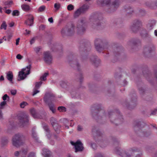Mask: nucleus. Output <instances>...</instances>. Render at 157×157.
<instances>
[{"mask_svg": "<svg viewBox=\"0 0 157 157\" xmlns=\"http://www.w3.org/2000/svg\"><path fill=\"white\" fill-rule=\"evenodd\" d=\"M97 2L99 5L106 6L113 9L117 8L119 5L118 0H98Z\"/></svg>", "mask_w": 157, "mask_h": 157, "instance_id": "f257e3e1", "label": "nucleus"}, {"mask_svg": "<svg viewBox=\"0 0 157 157\" xmlns=\"http://www.w3.org/2000/svg\"><path fill=\"white\" fill-rule=\"evenodd\" d=\"M24 137L22 134L18 133L15 134L12 140V144L13 146L18 147L23 144V140Z\"/></svg>", "mask_w": 157, "mask_h": 157, "instance_id": "f03ea898", "label": "nucleus"}, {"mask_svg": "<svg viewBox=\"0 0 157 157\" xmlns=\"http://www.w3.org/2000/svg\"><path fill=\"white\" fill-rule=\"evenodd\" d=\"M31 65H29L25 68H23L21 71L19 72L18 80H23L26 77L27 75L30 74Z\"/></svg>", "mask_w": 157, "mask_h": 157, "instance_id": "7ed1b4c3", "label": "nucleus"}, {"mask_svg": "<svg viewBox=\"0 0 157 157\" xmlns=\"http://www.w3.org/2000/svg\"><path fill=\"white\" fill-rule=\"evenodd\" d=\"M84 21L82 19L78 21L77 27L76 30L78 34H81L85 30Z\"/></svg>", "mask_w": 157, "mask_h": 157, "instance_id": "20e7f679", "label": "nucleus"}, {"mask_svg": "<svg viewBox=\"0 0 157 157\" xmlns=\"http://www.w3.org/2000/svg\"><path fill=\"white\" fill-rule=\"evenodd\" d=\"M71 143L72 145L74 146L75 152L82 151L83 149V144L79 140H78L75 142L71 141Z\"/></svg>", "mask_w": 157, "mask_h": 157, "instance_id": "39448f33", "label": "nucleus"}, {"mask_svg": "<svg viewBox=\"0 0 157 157\" xmlns=\"http://www.w3.org/2000/svg\"><path fill=\"white\" fill-rule=\"evenodd\" d=\"M20 120V125L24 126L25 124L29 121V117L28 115L26 114H22L21 116L18 117Z\"/></svg>", "mask_w": 157, "mask_h": 157, "instance_id": "423d86ee", "label": "nucleus"}, {"mask_svg": "<svg viewBox=\"0 0 157 157\" xmlns=\"http://www.w3.org/2000/svg\"><path fill=\"white\" fill-rule=\"evenodd\" d=\"M26 20L25 21V23L29 26H31L33 24L34 17L31 14H28L25 15Z\"/></svg>", "mask_w": 157, "mask_h": 157, "instance_id": "0eeeda50", "label": "nucleus"}, {"mask_svg": "<svg viewBox=\"0 0 157 157\" xmlns=\"http://www.w3.org/2000/svg\"><path fill=\"white\" fill-rule=\"evenodd\" d=\"M44 60L45 62L48 64H50L52 60V57L50 52H46L44 53Z\"/></svg>", "mask_w": 157, "mask_h": 157, "instance_id": "6e6552de", "label": "nucleus"}, {"mask_svg": "<svg viewBox=\"0 0 157 157\" xmlns=\"http://www.w3.org/2000/svg\"><path fill=\"white\" fill-rule=\"evenodd\" d=\"M101 40L100 39H96L95 41V46L96 49L98 52H100L103 48L100 46Z\"/></svg>", "mask_w": 157, "mask_h": 157, "instance_id": "1a4fd4ad", "label": "nucleus"}, {"mask_svg": "<svg viewBox=\"0 0 157 157\" xmlns=\"http://www.w3.org/2000/svg\"><path fill=\"white\" fill-rule=\"evenodd\" d=\"M28 151L27 149H22L21 151H16L14 153V155L16 157H18L20 154L22 155H25L26 154Z\"/></svg>", "mask_w": 157, "mask_h": 157, "instance_id": "9d476101", "label": "nucleus"}, {"mask_svg": "<svg viewBox=\"0 0 157 157\" xmlns=\"http://www.w3.org/2000/svg\"><path fill=\"white\" fill-rule=\"evenodd\" d=\"M51 153L48 149L44 148L43 149L42 155L44 157H51Z\"/></svg>", "mask_w": 157, "mask_h": 157, "instance_id": "9b49d317", "label": "nucleus"}, {"mask_svg": "<svg viewBox=\"0 0 157 157\" xmlns=\"http://www.w3.org/2000/svg\"><path fill=\"white\" fill-rule=\"evenodd\" d=\"M42 126L43 128L46 132V135L48 138L50 136V135L49 134V130L48 129L47 125L45 124H42Z\"/></svg>", "mask_w": 157, "mask_h": 157, "instance_id": "f8f14e48", "label": "nucleus"}, {"mask_svg": "<svg viewBox=\"0 0 157 157\" xmlns=\"http://www.w3.org/2000/svg\"><path fill=\"white\" fill-rule=\"evenodd\" d=\"M13 74L11 71H10L8 72L6 74V77L8 80L12 82L13 78Z\"/></svg>", "mask_w": 157, "mask_h": 157, "instance_id": "ddd939ff", "label": "nucleus"}, {"mask_svg": "<svg viewBox=\"0 0 157 157\" xmlns=\"http://www.w3.org/2000/svg\"><path fill=\"white\" fill-rule=\"evenodd\" d=\"M89 6L88 4H86L83 5L82 7L80 8L82 12L83 13L86 11L89 8Z\"/></svg>", "mask_w": 157, "mask_h": 157, "instance_id": "4468645a", "label": "nucleus"}, {"mask_svg": "<svg viewBox=\"0 0 157 157\" xmlns=\"http://www.w3.org/2000/svg\"><path fill=\"white\" fill-rule=\"evenodd\" d=\"M13 3L12 1H9L5 2L4 3V5L6 6L4 8L6 9L7 8H9L12 5Z\"/></svg>", "mask_w": 157, "mask_h": 157, "instance_id": "2eb2a0df", "label": "nucleus"}, {"mask_svg": "<svg viewBox=\"0 0 157 157\" xmlns=\"http://www.w3.org/2000/svg\"><path fill=\"white\" fill-rule=\"evenodd\" d=\"M50 121L52 126L54 127V128L55 129L56 131L57 132V131H56V128L54 126H57V124L56 123V121L55 119L53 117L51 118V119Z\"/></svg>", "mask_w": 157, "mask_h": 157, "instance_id": "dca6fc26", "label": "nucleus"}, {"mask_svg": "<svg viewBox=\"0 0 157 157\" xmlns=\"http://www.w3.org/2000/svg\"><path fill=\"white\" fill-rule=\"evenodd\" d=\"M155 21L154 20L152 21L151 22L149 23L147 25V27L148 29L150 30L152 29L153 26L155 25Z\"/></svg>", "mask_w": 157, "mask_h": 157, "instance_id": "f3484780", "label": "nucleus"}, {"mask_svg": "<svg viewBox=\"0 0 157 157\" xmlns=\"http://www.w3.org/2000/svg\"><path fill=\"white\" fill-rule=\"evenodd\" d=\"M22 9L25 11H29L30 9V6L27 5L23 4L21 6Z\"/></svg>", "mask_w": 157, "mask_h": 157, "instance_id": "a211bd4d", "label": "nucleus"}, {"mask_svg": "<svg viewBox=\"0 0 157 157\" xmlns=\"http://www.w3.org/2000/svg\"><path fill=\"white\" fill-rule=\"evenodd\" d=\"M80 8L77 10L75 12L74 16L75 17H78L82 13H83L82 12Z\"/></svg>", "mask_w": 157, "mask_h": 157, "instance_id": "6ab92c4d", "label": "nucleus"}, {"mask_svg": "<svg viewBox=\"0 0 157 157\" xmlns=\"http://www.w3.org/2000/svg\"><path fill=\"white\" fill-rule=\"evenodd\" d=\"M141 25V23L139 20L137 21L136 22H135L133 26V29L134 28H138Z\"/></svg>", "mask_w": 157, "mask_h": 157, "instance_id": "aec40b11", "label": "nucleus"}, {"mask_svg": "<svg viewBox=\"0 0 157 157\" xmlns=\"http://www.w3.org/2000/svg\"><path fill=\"white\" fill-rule=\"evenodd\" d=\"M30 112L33 117L34 118H37V114L36 113L35 109L34 108L30 109Z\"/></svg>", "mask_w": 157, "mask_h": 157, "instance_id": "412c9836", "label": "nucleus"}, {"mask_svg": "<svg viewBox=\"0 0 157 157\" xmlns=\"http://www.w3.org/2000/svg\"><path fill=\"white\" fill-rule=\"evenodd\" d=\"M74 31V26L72 25L71 28L68 29L67 32L68 35H71L72 33Z\"/></svg>", "mask_w": 157, "mask_h": 157, "instance_id": "4be33fe9", "label": "nucleus"}, {"mask_svg": "<svg viewBox=\"0 0 157 157\" xmlns=\"http://www.w3.org/2000/svg\"><path fill=\"white\" fill-rule=\"evenodd\" d=\"M50 95V94H48L47 95L45 96L44 98V101L47 102L48 101V100H51L52 99V97H54V95H51V96H49V95Z\"/></svg>", "mask_w": 157, "mask_h": 157, "instance_id": "5701e85b", "label": "nucleus"}, {"mask_svg": "<svg viewBox=\"0 0 157 157\" xmlns=\"http://www.w3.org/2000/svg\"><path fill=\"white\" fill-rule=\"evenodd\" d=\"M32 135L33 138L36 140H37L38 138L37 136L36 133L34 128H33L32 131Z\"/></svg>", "mask_w": 157, "mask_h": 157, "instance_id": "b1692460", "label": "nucleus"}, {"mask_svg": "<svg viewBox=\"0 0 157 157\" xmlns=\"http://www.w3.org/2000/svg\"><path fill=\"white\" fill-rule=\"evenodd\" d=\"M1 143L2 146H5L8 143V140L6 138H3L2 139Z\"/></svg>", "mask_w": 157, "mask_h": 157, "instance_id": "393cba45", "label": "nucleus"}, {"mask_svg": "<svg viewBox=\"0 0 157 157\" xmlns=\"http://www.w3.org/2000/svg\"><path fill=\"white\" fill-rule=\"evenodd\" d=\"M48 75V72L45 73L40 78V79L41 81H45L46 79V77Z\"/></svg>", "mask_w": 157, "mask_h": 157, "instance_id": "a878e982", "label": "nucleus"}, {"mask_svg": "<svg viewBox=\"0 0 157 157\" xmlns=\"http://www.w3.org/2000/svg\"><path fill=\"white\" fill-rule=\"evenodd\" d=\"M48 105L50 110L53 113H54L55 112L56 109L54 107V105L51 104H49Z\"/></svg>", "mask_w": 157, "mask_h": 157, "instance_id": "bb28decb", "label": "nucleus"}, {"mask_svg": "<svg viewBox=\"0 0 157 157\" xmlns=\"http://www.w3.org/2000/svg\"><path fill=\"white\" fill-rule=\"evenodd\" d=\"M12 33H10L8 34L7 36V39L6 38V36H4L3 37V39H4V40L6 41L7 40L9 41L12 37Z\"/></svg>", "mask_w": 157, "mask_h": 157, "instance_id": "cd10ccee", "label": "nucleus"}, {"mask_svg": "<svg viewBox=\"0 0 157 157\" xmlns=\"http://www.w3.org/2000/svg\"><path fill=\"white\" fill-rule=\"evenodd\" d=\"M42 82L41 81L36 82L35 83V88L38 89L41 85Z\"/></svg>", "mask_w": 157, "mask_h": 157, "instance_id": "c85d7f7f", "label": "nucleus"}, {"mask_svg": "<svg viewBox=\"0 0 157 157\" xmlns=\"http://www.w3.org/2000/svg\"><path fill=\"white\" fill-rule=\"evenodd\" d=\"M126 11L128 13H130L133 11V9L130 6H128L127 8H125Z\"/></svg>", "mask_w": 157, "mask_h": 157, "instance_id": "c756f323", "label": "nucleus"}, {"mask_svg": "<svg viewBox=\"0 0 157 157\" xmlns=\"http://www.w3.org/2000/svg\"><path fill=\"white\" fill-rule=\"evenodd\" d=\"M60 4L59 3H56L54 4V7L56 10H58L60 7Z\"/></svg>", "mask_w": 157, "mask_h": 157, "instance_id": "7c9ffc66", "label": "nucleus"}, {"mask_svg": "<svg viewBox=\"0 0 157 157\" xmlns=\"http://www.w3.org/2000/svg\"><path fill=\"white\" fill-rule=\"evenodd\" d=\"M58 109L60 112H64L66 111V108L63 106H60L58 107Z\"/></svg>", "mask_w": 157, "mask_h": 157, "instance_id": "2f4dec72", "label": "nucleus"}, {"mask_svg": "<svg viewBox=\"0 0 157 157\" xmlns=\"http://www.w3.org/2000/svg\"><path fill=\"white\" fill-rule=\"evenodd\" d=\"M6 104V101H3L1 102L0 104V109H2L4 108Z\"/></svg>", "mask_w": 157, "mask_h": 157, "instance_id": "473e14b6", "label": "nucleus"}, {"mask_svg": "<svg viewBox=\"0 0 157 157\" xmlns=\"http://www.w3.org/2000/svg\"><path fill=\"white\" fill-rule=\"evenodd\" d=\"M12 14L13 16H18L19 14V12L17 10H14L13 11Z\"/></svg>", "mask_w": 157, "mask_h": 157, "instance_id": "72a5a7b5", "label": "nucleus"}, {"mask_svg": "<svg viewBox=\"0 0 157 157\" xmlns=\"http://www.w3.org/2000/svg\"><path fill=\"white\" fill-rule=\"evenodd\" d=\"M7 25L5 22H3L0 28L1 29H4V30H6V29Z\"/></svg>", "mask_w": 157, "mask_h": 157, "instance_id": "f704fd0d", "label": "nucleus"}, {"mask_svg": "<svg viewBox=\"0 0 157 157\" xmlns=\"http://www.w3.org/2000/svg\"><path fill=\"white\" fill-rule=\"evenodd\" d=\"M74 6L72 4H69L67 6V9L69 11H71L74 10Z\"/></svg>", "mask_w": 157, "mask_h": 157, "instance_id": "c9c22d12", "label": "nucleus"}, {"mask_svg": "<svg viewBox=\"0 0 157 157\" xmlns=\"http://www.w3.org/2000/svg\"><path fill=\"white\" fill-rule=\"evenodd\" d=\"M45 8L46 7L44 6H42L39 8L38 11L39 12H43L45 10Z\"/></svg>", "mask_w": 157, "mask_h": 157, "instance_id": "e433bc0d", "label": "nucleus"}, {"mask_svg": "<svg viewBox=\"0 0 157 157\" xmlns=\"http://www.w3.org/2000/svg\"><path fill=\"white\" fill-rule=\"evenodd\" d=\"M39 92L40 91L38 90V89L34 88L33 90V94L32 95L33 96H34Z\"/></svg>", "mask_w": 157, "mask_h": 157, "instance_id": "4c0bfd02", "label": "nucleus"}, {"mask_svg": "<svg viewBox=\"0 0 157 157\" xmlns=\"http://www.w3.org/2000/svg\"><path fill=\"white\" fill-rule=\"evenodd\" d=\"M28 105V104L27 102L23 101L20 104V106L21 108H24L25 106Z\"/></svg>", "mask_w": 157, "mask_h": 157, "instance_id": "58836bf2", "label": "nucleus"}, {"mask_svg": "<svg viewBox=\"0 0 157 157\" xmlns=\"http://www.w3.org/2000/svg\"><path fill=\"white\" fill-rule=\"evenodd\" d=\"M133 152V150L132 149L128 151V152L127 153H126L125 155L126 157H130L131 156V155H129L130 153H132V152Z\"/></svg>", "mask_w": 157, "mask_h": 157, "instance_id": "ea45409f", "label": "nucleus"}, {"mask_svg": "<svg viewBox=\"0 0 157 157\" xmlns=\"http://www.w3.org/2000/svg\"><path fill=\"white\" fill-rule=\"evenodd\" d=\"M41 48L40 47H36L34 48V50L37 53H38L40 50Z\"/></svg>", "mask_w": 157, "mask_h": 157, "instance_id": "a19ab883", "label": "nucleus"}, {"mask_svg": "<svg viewBox=\"0 0 157 157\" xmlns=\"http://www.w3.org/2000/svg\"><path fill=\"white\" fill-rule=\"evenodd\" d=\"M11 94L13 95H15L17 93V90H12L10 91Z\"/></svg>", "mask_w": 157, "mask_h": 157, "instance_id": "79ce46f5", "label": "nucleus"}, {"mask_svg": "<svg viewBox=\"0 0 157 157\" xmlns=\"http://www.w3.org/2000/svg\"><path fill=\"white\" fill-rule=\"evenodd\" d=\"M28 157H35V154L33 152L30 153Z\"/></svg>", "mask_w": 157, "mask_h": 157, "instance_id": "37998d69", "label": "nucleus"}, {"mask_svg": "<svg viewBox=\"0 0 157 157\" xmlns=\"http://www.w3.org/2000/svg\"><path fill=\"white\" fill-rule=\"evenodd\" d=\"M23 57L20 54H18L17 55L16 58L19 59H21L23 58Z\"/></svg>", "mask_w": 157, "mask_h": 157, "instance_id": "c03bdc74", "label": "nucleus"}, {"mask_svg": "<svg viewBox=\"0 0 157 157\" xmlns=\"http://www.w3.org/2000/svg\"><path fill=\"white\" fill-rule=\"evenodd\" d=\"M7 98H9V97L7 94H5L3 96L2 99L4 101H5Z\"/></svg>", "mask_w": 157, "mask_h": 157, "instance_id": "a18cd8bd", "label": "nucleus"}, {"mask_svg": "<svg viewBox=\"0 0 157 157\" xmlns=\"http://www.w3.org/2000/svg\"><path fill=\"white\" fill-rule=\"evenodd\" d=\"M48 20V21L51 23H53V20L52 17L49 18Z\"/></svg>", "mask_w": 157, "mask_h": 157, "instance_id": "49530a36", "label": "nucleus"}, {"mask_svg": "<svg viewBox=\"0 0 157 157\" xmlns=\"http://www.w3.org/2000/svg\"><path fill=\"white\" fill-rule=\"evenodd\" d=\"M11 10H10L8 9L7 10H6L5 11V13L8 14H9L11 13Z\"/></svg>", "mask_w": 157, "mask_h": 157, "instance_id": "de8ad7c7", "label": "nucleus"}, {"mask_svg": "<svg viewBox=\"0 0 157 157\" xmlns=\"http://www.w3.org/2000/svg\"><path fill=\"white\" fill-rule=\"evenodd\" d=\"M14 124H10V125L8 126V128H12L14 127Z\"/></svg>", "mask_w": 157, "mask_h": 157, "instance_id": "09e8293b", "label": "nucleus"}, {"mask_svg": "<svg viewBox=\"0 0 157 157\" xmlns=\"http://www.w3.org/2000/svg\"><path fill=\"white\" fill-rule=\"evenodd\" d=\"M82 127L81 126L79 125H78V131H81L82 130Z\"/></svg>", "mask_w": 157, "mask_h": 157, "instance_id": "8fccbe9b", "label": "nucleus"}, {"mask_svg": "<svg viewBox=\"0 0 157 157\" xmlns=\"http://www.w3.org/2000/svg\"><path fill=\"white\" fill-rule=\"evenodd\" d=\"M95 157H103L101 154L98 153L97 154Z\"/></svg>", "mask_w": 157, "mask_h": 157, "instance_id": "3c124183", "label": "nucleus"}, {"mask_svg": "<svg viewBox=\"0 0 157 157\" xmlns=\"http://www.w3.org/2000/svg\"><path fill=\"white\" fill-rule=\"evenodd\" d=\"M19 40H20V38H18L16 40V45H18L19 44Z\"/></svg>", "mask_w": 157, "mask_h": 157, "instance_id": "603ef678", "label": "nucleus"}, {"mask_svg": "<svg viewBox=\"0 0 157 157\" xmlns=\"http://www.w3.org/2000/svg\"><path fill=\"white\" fill-rule=\"evenodd\" d=\"M26 33H25V35H28L30 34V31L29 30H25Z\"/></svg>", "mask_w": 157, "mask_h": 157, "instance_id": "864d4df0", "label": "nucleus"}, {"mask_svg": "<svg viewBox=\"0 0 157 157\" xmlns=\"http://www.w3.org/2000/svg\"><path fill=\"white\" fill-rule=\"evenodd\" d=\"M156 111H157V109L155 110L154 111H153L152 112L151 114L152 115L155 114H156Z\"/></svg>", "mask_w": 157, "mask_h": 157, "instance_id": "5fc2aeb1", "label": "nucleus"}, {"mask_svg": "<svg viewBox=\"0 0 157 157\" xmlns=\"http://www.w3.org/2000/svg\"><path fill=\"white\" fill-rule=\"evenodd\" d=\"M4 80V78L2 75L0 77V81H3Z\"/></svg>", "mask_w": 157, "mask_h": 157, "instance_id": "6e6d98bb", "label": "nucleus"}, {"mask_svg": "<svg viewBox=\"0 0 157 157\" xmlns=\"http://www.w3.org/2000/svg\"><path fill=\"white\" fill-rule=\"evenodd\" d=\"M65 29H63L61 31V33L62 34H63L65 32Z\"/></svg>", "mask_w": 157, "mask_h": 157, "instance_id": "4d7b16f0", "label": "nucleus"}, {"mask_svg": "<svg viewBox=\"0 0 157 157\" xmlns=\"http://www.w3.org/2000/svg\"><path fill=\"white\" fill-rule=\"evenodd\" d=\"M34 41V39L33 38L30 41V43L31 44H33Z\"/></svg>", "mask_w": 157, "mask_h": 157, "instance_id": "13d9d810", "label": "nucleus"}, {"mask_svg": "<svg viewBox=\"0 0 157 157\" xmlns=\"http://www.w3.org/2000/svg\"><path fill=\"white\" fill-rule=\"evenodd\" d=\"M2 118V112L0 111V119Z\"/></svg>", "mask_w": 157, "mask_h": 157, "instance_id": "bf43d9fd", "label": "nucleus"}, {"mask_svg": "<svg viewBox=\"0 0 157 157\" xmlns=\"http://www.w3.org/2000/svg\"><path fill=\"white\" fill-rule=\"evenodd\" d=\"M14 23L13 22H12L9 24V26L10 27H13L14 25Z\"/></svg>", "mask_w": 157, "mask_h": 157, "instance_id": "052dcab7", "label": "nucleus"}, {"mask_svg": "<svg viewBox=\"0 0 157 157\" xmlns=\"http://www.w3.org/2000/svg\"><path fill=\"white\" fill-rule=\"evenodd\" d=\"M154 33L155 35L156 36H157V30H155V31Z\"/></svg>", "mask_w": 157, "mask_h": 157, "instance_id": "680f3d73", "label": "nucleus"}, {"mask_svg": "<svg viewBox=\"0 0 157 157\" xmlns=\"http://www.w3.org/2000/svg\"><path fill=\"white\" fill-rule=\"evenodd\" d=\"M3 38L2 39H0V44L2 43L3 42Z\"/></svg>", "mask_w": 157, "mask_h": 157, "instance_id": "e2e57ef3", "label": "nucleus"}, {"mask_svg": "<svg viewBox=\"0 0 157 157\" xmlns=\"http://www.w3.org/2000/svg\"><path fill=\"white\" fill-rule=\"evenodd\" d=\"M141 122H139L136 125L138 127H139V125L140 124Z\"/></svg>", "mask_w": 157, "mask_h": 157, "instance_id": "0e129e2a", "label": "nucleus"}, {"mask_svg": "<svg viewBox=\"0 0 157 157\" xmlns=\"http://www.w3.org/2000/svg\"><path fill=\"white\" fill-rule=\"evenodd\" d=\"M2 8L0 6V12L2 13Z\"/></svg>", "mask_w": 157, "mask_h": 157, "instance_id": "69168bd1", "label": "nucleus"}, {"mask_svg": "<svg viewBox=\"0 0 157 157\" xmlns=\"http://www.w3.org/2000/svg\"><path fill=\"white\" fill-rule=\"evenodd\" d=\"M96 61V59L95 58L94 60L93 61V63H95Z\"/></svg>", "mask_w": 157, "mask_h": 157, "instance_id": "338daca9", "label": "nucleus"}, {"mask_svg": "<svg viewBox=\"0 0 157 157\" xmlns=\"http://www.w3.org/2000/svg\"><path fill=\"white\" fill-rule=\"evenodd\" d=\"M63 120L65 121L66 122H68V120L67 119H63Z\"/></svg>", "mask_w": 157, "mask_h": 157, "instance_id": "774afa93", "label": "nucleus"}]
</instances>
